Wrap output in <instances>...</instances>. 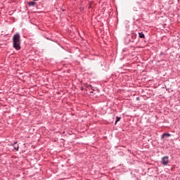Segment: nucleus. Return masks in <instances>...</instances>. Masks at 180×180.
<instances>
[{"label":"nucleus","mask_w":180,"mask_h":180,"mask_svg":"<svg viewBox=\"0 0 180 180\" xmlns=\"http://www.w3.org/2000/svg\"><path fill=\"white\" fill-rule=\"evenodd\" d=\"M14 150H15V151H18V150H19V146H14Z\"/></svg>","instance_id":"obj_6"},{"label":"nucleus","mask_w":180,"mask_h":180,"mask_svg":"<svg viewBox=\"0 0 180 180\" xmlns=\"http://www.w3.org/2000/svg\"><path fill=\"white\" fill-rule=\"evenodd\" d=\"M13 46L15 50L20 49V34L19 33L15 34L13 37Z\"/></svg>","instance_id":"obj_1"},{"label":"nucleus","mask_w":180,"mask_h":180,"mask_svg":"<svg viewBox=\"0 0 180 180\" xmlns=\"http://www.w3.org/2000/svg\"><path fill=\"white\" fill-rule=\"evenodd\" d=\"M34 1H38V0H34Z\"/></svg>","instance_id":"obj_8"},{"label":"nucleus","mask_w":180,"mask_h":180,"mask_svg":"<svg viewBox=\"0 0 180 180\" xmlns=\"http://www.w3.org/2000/svg\"><path fill=\"white\" fill-rule=\"evenodd\" d=\"M140 39H145L146 36L144 35V33L143 32H139V33Z\"/></svg>","instance_id":"obj_4"},{"label":"nucleus","mask_w":180,"mask_h":180,"mask_svg":"<svg viewBox=\"0 0 180 180\" xmlns=\"http://www.w3.org/2000/svg\"><path fill=\"white\" fill-rule=\"evenodd\" d=\"M29 6H33L34 5H36V2L31 1L28 3Z\"/></svg>","instance_id":"obj_5"},{"label":"nucleus","mask_w":180,"mask_h":180,"mask_svg":"<svg viewBox=\"0 0 180 180\" xmlns=\"http://www.w3.org/2000/svg\"><path fill=\"white\" fill-rule=\"evenodd\" d=\"M168 137H171V134L168 133H165L161 136L162 140H165V139H168Z\"/></svg>","instance_id":"obj_3"},{"label":"nucleus","mask_w":180,"mask_h":180,"mask_svg":"<svg viewBox=\"0 0 180 180\" xmlns=\"http://www.w3.org/2000/svg\"><path fill=\"white\" fill-rule=\"evenodd\" d=\"M168 159H169L168 156L163 157L162 158V164L163 165H167V164H168V162H169V160Z\"/></svg>","instance_id":"obj_2"},{"label":"nucleus","mask_w":180,"mask_h":180,"mask_svg":"<svg viewBox=\"0 0 180 180\" xmlns=\"http://www.w3.org/2000/svg\"><path fill=\"white\" fill-rule=\"evenodd\" d=\"M120 117H117V120L115 121V123H117V122H120Z\"/></svg>","instance_id":"obj_7"}]
</instances>
